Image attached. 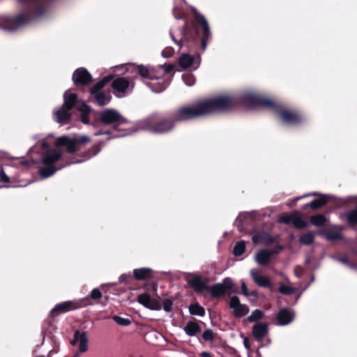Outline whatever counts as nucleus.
<instances>
[{
  "label": "nucleus",
  "instance_id": "obj_48",
  "mask_svg": "<svg viewBox=\"0 0 357 357\" xmlns=\"http://www.w3.org/2000/svg\"><path fill=\"white\" fill-rule=\"evenodd\" d=\"M241 290H242V294L245 296H249V292H248V290L247 289V286L245 283L244 281H241Z\"/></svg>",
  "mask_w": 357,
  "mask_h": 357
},
{
  "label": "nucleus",
  "instance_id": "obj_50",
  "mask_svg": "<svg viewBox=\"0 0 357 357\" xmlns=\"http://www.w3.org/2000/svg\"><path fill=\"white\" fill-rule=\"evenodd\" d=\"M243 344L244 347L246 348L247 350L250 349V344L249 342V339L248 337H244L243 339Z\"/></svg>",
  "mask_w": 357,
  "mask_h": 357
},
{
  "label": "nucleus",
  "instance_id": "obj_29",
  "mask_svg": "<svg viewBox=\"0 0 357 357\" xmlns=\"http://www.w3.org/2000/svg\"><path fill=\"white\" fill-rule=\"evenodd\" d=\"M190 313L192 315L197 316H204L205 314V310L204 307L199 305L198 303H194L190 305L189 307Z\"/></svg>",
  "mask_w": 357,
  "mask_h": 357
},
{
  "label": "nucleus",
  "instance_id": "obj_58",
  "mask_svg": "<svg viewBox=\"0 0 357 357\" xmlns=\"http://www.w3.org/2000/svg\"><path fill=\"white\" fill-rule=\"evenodd\" d=\"M129 134H130V132H126V133L121 134V135H119V137H123V136L128 135H129Z\"/></svg>",
  "mask_w": 357,
  "mask_h": 357
},
{
  "label": "nucleus",
  "instance_id": "obj_56",
  "mask_svg": "<svg viewBox=\"0 0 357 357\" xmlns=\"http://www.w3.org/2000/svg\"><path fill=\"white\" fill-rule=\"evenodd\" d=\"M132 66H135L134 65L130 66V68H127V70H129L130 69H131L132 71L137 70V69H135V68H132Z\"/></svg>",
  "mask_w": 357,
  "mask_h": 357
},
{
  "label": "nucleus",
  "instance_id": "obj_35",
  "mask_svg": "<svg viewBox=\"0 0 357 357\" xmlns=\"http://www.w3.org/2000/svg\"><path fill=\"white\" fill-rule=\"evenodd\" d=\"M326 219L323 215H317L311 217V222L315 226H322L325 224Z\"/></svg>",
  "mask_w": 357,
  "mask_h": 357
},
{
  "label": "nucleus",
  "instance_id": "obj_61",
  "mask_svg": "<svg viewBox=\"0 0 357 357\" xmlns=\"http://www.w3.org/2000/svg\"><path fill=\"white\" fill-rule=\"evenodd\" d=\"M251 295H253V296H257V293L255 291H252L251 293Z\"/></svg>",
  "mask_w": 357,
  "mask_h": 357
},
{
  "label": "nucleus",
  "instance_id": "obj_14",
  "mask_svg": "<svg viewBox=\"0 0 357 357\" xmlns=\"http://www.w3.org/2000/svg\"><path fill=\"white\" fill-rule=\"evenodd\" d=\"M178 64L182 69L192 68L195 70L200 65V57L198 56L197 60H195L192 56L188 54H182L178 59Z\"/></svg>",
  "mask_w": 357,
  "mask_h": 357
},
{
  "label": "nucleus",
  "instance_id": "obj_52",
  "mask_svg": "<svg viewBox=\"0 0 357 357\" xmlns=\"http://www.w3.org/2000/svg\"><path fill=\"white\" fill-rule=\"evenodd\" d=\"M170 36H171V37H172V40H174L176 44H178V45H179V47H181V41H178V40H175V38H174V36H173V33H172V31H170Z\"/></svg>",
  "mask_w": 357,
  "mask_h": 357
},
{
  "label": "nucleus",
  "instance_id": "obj_23",
  "mask_svg": "<svg viewBox=\"0 0 357 357\" xmlns=\"http://www.w3.org/2000/svg\"><path fill=\"white\" fill-rule=\"evenodd\" d=\"M96 103L100 106H104L108 104L112 98L109 91L107 92H98L93 94Z\"/></svg>",
  "mask_w": 357,
  "mask_h": 357
},
{
  "label": "nucleus",
  "instance_id": "obj_1",
  "mask_svg": "<svg viewBox=\"0 0 357 357\" xmlns=\"http://www.w3.org/2000/svg\"><path fill=\"white\" fill-rule=\"evenodd\" d=\"M235 103L236 100L227 96L202 100L194 106L180 107L172 114V119L176 123L218 112L226 111L231 109Z\"/></svg>",
  "mask_w": 357,
  "mask_h": 357
},
{
  "label": "nucleus",
  "instance_id": "obj_20",
  "mask_svg": "<svg viewBox=\"0 0 357 357\" xmlns=\"http://www.w3.org/2000/svg\"><path fill=\"white\" fill-rule=\"evenodd\" d=\"M268 326L266 323H257L252 328V335L256 340L261 341L268 333Z\"/></svg>",
  "mask_w": 357,
  "mask_h": 357
},
{
  "label": "nucleus",
  "instance_id": "obj_12",
  "mask_svg": "<svg viewBox=\"0 0 357 357\" xmlns=\"http://www.w3.org/2000/svg\"><path fill=\"white\" fill-rule=\"evenodd\" d=\"M192 10L195 13V19L202 26L203 36L202 38V46L203 50H204L206 47V41L209 38L211 34L208 22L206 21L204 15L197 13L194 8L192 9Z\"/></svg>",
  "mask_w": 357,
  "mask_h": 357
},
{
  "label": "nucleus",
  "instance_id": "obj_63",
  "mask_svg": "<svg viewBox=\"0 0 357 357\" xmlns=\"http://www.w3.org/2000/svg\"><path fill=\"white\" fill-rule=\"evenodd\" d=\"M98 152V151H96V152H95L93 155H96Z\"/></svg>",
  "mask_w": 357,
  "mask_h": 357
},
{
  "label": "nucleus",
  "instance_id": "obj_41",
  "mask_svg": "<svg viewBox=\"0 0 357 357\" xmlns=\"http://www.w3.org/2000/svg\"><path fill=\"white\" fill-rule=\"evenodd\" d=\"M183 80L187 86H192L195 83V77L191 73H187L183 75Z\"/></svg>",
  "mask_w": 357,
  "mask_h": 357
},
{
  "label": "nucleus",
  "instance_id": "obj_3",
  "mask_svg": "<svg viewBox=\"0 0 357 357\" xmlns=\"http://www.w3.org/2000/svg\"><path fill=\"white\" fill-rule=\"evenodd\" d=\"M63 106L54 112V119L56 122L60 124L68 123L71 116L70 110L74 107H76L82 113V121L85 124L89 123L87 114L90 112V107L84 102H79L75 93L66 91L63 95Z\"/></svg>",
  "mask_w": 357,
  "mask_h": 357
},
{
  "label": "nucleus",
  "instance_id": "obj_64",
  "mask_svg": "<svg viewBox=\"0 0 357 357\" xmlns=\"http://www.w3.org/2000/svg\"><path fill=\"white\" fill-rule=\"evenodd\" d=\"M73 357H77V354H76L75 356H74Z\"/></svg>",
  "mask_w": 357,
  "mask_h": 357
},
{
  "label": "nucleus",
  "instance_id": "obj_51",
  "mask_svg": "<svg viewBox=\"0 0 357 357\" xmlns=\"http://www.w3.org/2000/svg\"><path fill=\"white\" fill-rule=\"evenodd\" d=\"M201 357H213L212 355L207 351H203L200 354Z\"/></svg>",
  "mask_w": 357,
  "mask_h": 357
},
{
  "label": "nucleus",
  "instance_id": "obj_32",
  "mask_svg": "<svg viewBox=\"0 0 357 357\" xmlns=\"http://www.w3.org/2000/svg\"><path fill=\"white\" fill-rule=\"evenodd\" d=\"M211 294L213 297H218L226 293L225 289L220 283L213 285L211 290Z\"/></svg>",
  "mask_w": 357,
  "mask_h": 357
},
{
  "label": "nucleus",
  "instance_id": "obj_9",
  "mask_svg": "<svg viewBox=\"0 0 357 357\" xmlns=\"http://www.w3.org/2000/svg\"><path fill=\"white\" fill-rule=\"evenodd\" d=\"M133 87V82L126 77H117L112 82V88L114 90L115 95L118 97H121L131 92Z\"/></svg>",
  "mask_w": 357,
  "mask_h": 357
},
{
  "label": "nucleus",
  "instance_id": "obj_55",
  "mask_svg": "<svg viewBox=\"0 0 357 357\" xmlns=\"http://www.w3.org/2000/svg\"><path fill=\"white\" fill-rule=\"evenodd\" d=\"M109 132L98 131V132L95 133V135H100L109 134Z\"/></svg>",
  "mask_w": 357,
  "mask_h": 357
},
{
  "label": "nucleus",
  "instance_id": "obj_22",
  "mask_svg": "<svg viewBox=\"0 0 357 357\" xmlns=\"http://www.w3.org/2000/svg\"><path fill=\"white\" fill-rule=\"evenodd\" d=\"M250 273L252 279L258 286L261 287L271 286L270 280L266 277L259 275L256 269H251Z\"/></svg>",
  "mask_w": 357,
  "mask_h": 357
},
{
  "label": "nucleus",
  "instance_id": "obj_45",
  "mask_svg": "<svg viewBox=\"0 0 357 357\" xmlns=\"http://www.w3.org/2000/svg\"><path fill=\"white\" fill-rule=\"evenodd\" d=\"M173 303L169 299H165L163 301V309L166 312H170L172 310Z\"/></svg>",
  "mask_w": 357,
  "mask_h": 357
},
{
  "label": "nucleus",
  "instance_id": "obj_53",
  "mask_svg": "<svg viewBox=\"0 0 357 357\" xmlns=\"http://www.w3.org/2000/svg\"><path fill=\"white\" fill-rule=\"evenodd\" d=\"M337 260L342 264H349V262H348V260L347 258H339V259H337Z\"/></svg>",
  "mask_w": 357,
  "mask_h": 357
},
{
  "label": "nucleus",
  "instance_id": "obj_7",
  "mask_svg": "<svg viewBox=\"0 0 357 357\" xmlns=\"http://www.w3.org/2000/svg\"><path fill=\"white\" fill-rule=\"evenodd\" d=\"M90 141L88 136L84 135L79 139L70 138L66 136L58 138L55 142L56 146H65L66 150L70 153H74L77 150V143H86Z\"/></svg>",
  "mask_w": 357,
  "mask_h": 357
},
{
  "label": "nucleus",
  "instance_id": "obj_4",
  "mask_svg": "<svg viewBox=\"0 0 357 357\" xmlns=\"http://www.w3.org/2000/svg\"><path fill=\"white\" fill-rule=\"evenodd\" d=\"M40 146L43 151L40 164L43 166L39 167V174L43 178H47L64 167L57 165V162L61 158V152L59 149H49V144L45 140Z\"/></svg>",
  "mask_w": 357,
  "mask_h": 357
},
{
  "label": "nucleus",
  "instance_id": "obj_49",
  "mask_svg": "<svg viewBox=\"0 0 357 357\" xmlns=\"http://www.w3.org/2000/svg\"><path fill=\"white\" fill-rule=\"evenodd\" d=\"M0 180L4 181L6 183L9 182L8 176L6 174V173L3 170L0 171Z\"/></svg>",
  "mask_w": 357,
  "mask_h": 357
},
{
  "label": "nucleus",
  "instance_id": "obj_27",
  "mask_svg": "<svg viewBox=\"0 0 357 357\" xmlns=\"http://www.w3.org/2000/svg\"><path fill=\"white\" fill-rule=\"evenodd\" d=\"M328 201V197L321 195L318 199L312 200L307 206L313 209H316L325 205Z\"/></svg>",
  "mask_w": 357,
  "mask_h": 357
},
{
  "label": "nucleus",
  "instance_id": "obj_40",
  "mask_svg": "<svg viewBox=\"0 0 357 357\" xmlns=\"http://www.w3.org/2000/svg\"><path fill=\"white\" fill-rule=\"evenodd\" d=\"M263 315H264V314L261 310H255L248 317V319L250 322H253L258 319H260L263 317Z\"/></svg>",
  "mask_w": 357,
  "mask_h": 357
},
{
  "label": "nucleus",
  "instance_id": "obj_17",
  "mask_svg": "<svg viewBox=\"0 0 357 357\" xmlns=\"http://www.w3.org/2000/svg\"><path fill=\"white\" fill-rule=\"evenodd\" d=\"M138 302L144 307L153 310H160L161 309L160 304L158 301H153L147 294L139 295Z\"/></svg>",
  "mask_w": 357,
  "mask_h": 357
},
{
  "label": "nucleus",
  "instance_id": "obj_33",
  "mask_svg": "<svg viewBox=\"0 0 357 357\" xmlns=\"http://www.w3.org/2000/svg\"><path fill=\"white\" fill-rule=\"evenodd\" d=\"M220 284L225 289L226 293L231 294V293H234L236 291L235 290L233 289L234 283H233L231 279H230L229 278H226L223 280L222 283H220Z\"/></svg>",
  "mask_w": 357,
  "mask_h": 357
},
{
  "label": "nucleus",
  "instance_id": "obj_10",
  "mask_svg": "<svg viewBox=\"0 0 357 357\" xmlns=\"http://www.w3.org/2000/svg\"><path fill=\"white\" fill-rule=\"evenodd\" d=\"M86 299V298L77 301H68L59 303L51 310V314L52 317H55L59 314L77 309L81 306L82 302L84 301Z\"/></svg>",
  "mask_w": 357,
  "mask_h": 357
},
{
  "label": "nucleus",
  "instance_id": "obj_37",
  "mask_svg": "<svg viewBox=\"0 0 357 357\" xmlns=\"http://www.w3.org/2000/svg\"><path fill=\"white\" fill-rule=\"evenodd\" d=\"M291 224L297 228H303L306 226V222L296 213H294V218L292 219Z\"/></svg>",
  "mask_w": 357,
  "mask_h": 357
},
{
  "label": "nucleus",
  "instance_id": "obj_5",
  "mask_svg": "<svg viewBox=\"0 0 357 357\" xmlns=\"http://www.w3.org/2000/svg\"><path fill=\"white\" fill-rule=\"evenodd\" d=\"M241 101L243 103L248 105L250 107H275L277 111L280 112L282 120L287 123H296L301 120L298 114L286 109H280L273 101L265 99L259 95L254 94L252 93H247L241 98Z\"/></svg>",
  "mask_w": 357,
  "mask_h": 357
},
{
  "label": "nucleus",
  "instance_id": "obj_42",
  "mask_svg": "<svg viewBox=\"0 0 357 357\" xmlns=\"http://www.w3.org/2000/svg\"><path fill=\"white\" fill-rule=\"evenodd\" d=\"M89 298H91L92 299H100L102 298V293L100 292V291L98 289H94L91 292ZM85 298H86L85 300V301H86L89 299V297H86Z\"/></svg>",
  "mask_w": 357,
  "mask_h": 357
},
{
  "label": "nucleus",
  "instance_id": "obj_15",
  "mask_svg": "<svg viewBox=\"0 0 357 357\" xmlns=\"http://www.w3.org/2000/svg\"><path fill=\"white\" fill-rule=\"evenodd\" d=\"M91 75L90 73L83 68L77 69L73 75V80L75 85H85L91 82Z\"/></svg>",
  "mask_w": 357,
  "mask_h": 357
},
{
  "label": "nucleus",
  "instance_id": "obj_60",
  "mask_svg": "<svg viewBox=\"0 0 357 357\" xmlns=\"http://www.w3.org/2000/svg\"><path fill=\"white\" fill-rule=\"evenodd\" d=\"M36 149V146L35 147H33L32 149H30V152H33L34 151V150Z\"/></svg>",
  "mask_w": 357,
  "mask_h": 357
},
{
  "label": "nucleus",
  "instance_id": "obj_34",
  "mask_svg": "<svg viewBox=\"0 0 357 357\" xmlns=\"http://www.w3.org/2000/svg\"><path fill=\"white\" fill-rule=\"evenodd\" d=\"M245 249V242L243 241L238 242L234 248V255L235 256H241L243 255Z\"/></svg>",
  "mask_w": 357,
  "mask_h": 357
},
{
  "label": "nucleus",
  "instance_id": "obj_28",
  "mask_svg": "<svg viewBox=\"0 0 357 357\" xmlns=\"http://www.w3.org/2000/svg\"><path fill=\"white\" fill-rule=\"evenodd\" d=\"M132 68L137 69L139 74L145 79H151L153 77L152 73L149 71V70L144 66L143 65H139L137 66H132Z\"/></svg>",
  "mask_w": 357,
  "mask_h": 357
},
{
  "label": "nucleus",
  "instance_id": "obj_31",
  "mask_svg": "<svg viewBox=\"0 0 357 357\" xmlns=\"http://www.w3.org/2000/svg\"><path fill=\"white\" fill-rule=\"evenodd\" d=\"M111 79L110 77H106L103 78L102 80L97 82L91 89V93L94 94L98 92H100V90L104 87V86L109 82Z\"/></svg>",
  "mask_w": 357,
  "mask_h": 357
},
{
  "label": "nucleus",
  "instance_id": "obj_38",
  "mask_svg": "<svg viewBox=\"0 0 357 357\" xmlns=\"http://www.w3.org/2000/svg\"><path fill=\"white\" fill-rule=\"evenodd\" d=\"M279 291L285 295H291L296 291V289L289 285L281 284L279 287Z\"/></svg>",
  "mask_w": 357,
  "mask_h": 357
},
{
  "label": "nucleus",
  "instance_id": "obj_39",
  "mask_svg": "<svg viewBox=\"0 0 357 357\" xmlns=\"http://www.w3.org/2000/svg\"><path fill=\"white\" fill-rule=\"evenodd\" d=\"M112 319L119 325L126 326L131 324L130 319L121 317L120 316H114Z\"/></svg>",
  "mask_w": 357,
  "mask_h": 357
},
{
  "label": "nucleus",
  "instance_id": "obj_6",
  "mask_svg": "<svg viewBox=\"0 0 357 357\" xmlns=\"http://www.w3.org/2000/svg\"><path fill=\"white\" fill-rule=\"evenodd\" d=\"M174 126V122L172 119H162L156 121L154 117H150L144 121H142L139 125V129L148 130L153 133H164L171 130Z\"/></svg>",
  "mask_w": 357,
  "mask_h": 357
},
{
  "label": "nucleus",
  "instance_id": "obj_13",
  "mask_svg": "<svg viewBox=\"0 0 357 357\" xmlns=\"http://www.w3.org/2000/svg\"><path fill=\"white\" fill-rule=\"evenodd\" d=\"M229 307L233 310L234 314L236 317H244L249 312L248 307L246 305L241 304L237 296H231L230 298Z\"/></svg>",
  "mask_w": 357,
  "mask_h": 357
},
{
  "label": "nucleus",
  "instance_id": "obj_26",
  "mask_svg": "<svg viewBox=\"0 0 357 357\" xmlns=\"http://www.w3.org/2000/svg\"><path fill=\"white\" fill-rule=\"evenodd\" d=\"M201 331L199 324L194 321H188L184 327L185 333L189 336H194Z\"/></svg>",
  "mask_w": 357,
  "mask_h": 357
},
{
  "label": "nucleus",
  "instance_id": "obj_62",
  "mask_svg": "<svg viewBox=\"0 0 357 357\" xmlns=\"http://www.w3.org/2000/svg\"><path fill=\"white\" fill-rule=\"evenodd\" d=\"M175 18L178 20V19H181V16H177L176 15H175Z\"/></svg>",
  "mask_w": 357,
  "mask_h": 357
},
{
  "label": "nucleus",
  "instance_id": "obj_21",
  "mask_svg": "<svg viewBox=\"0 0 357 357\" xmlns=\"http://www.w3.org/2000/svg\"><path fill=\"white\" fill-rule=\"evenodd\" d=\"M187 281L196 291L201 292L206 289V283L199 275H190L188 277Z\"/></svg>",
  "mask_w": 357,
  "mask_h": 357
},
{
  "label": "nucleus",
  "instance_id": "obj_16",
  "mask_svg": "<svg viewBox=\"0 0 357 357\" xmlns=\"http://www.w3.org/2000/svg\"><path fill=\"white\" fill-rule=\"evenodd\" d=\"M146 84L150 87L153 92L160 93L166 89L168 82L162 77L154 78L153 76L149 82H146Z\"/></svg>",
  "mask_w": 357,
  "mask_h": 357
},
{
  "label": "nucleus",
  "instance_id": "obj_47",
  "mask_svg": "<svg viewBox=\"0 0 357 357\" xmlns=\"http://www.w3.org/2000/svg\"><path fill=\"white\" fill-rule=\"evenodd\" d=\"M162 68L165 73H169L174 69V66L172 64H165Z\"/></svg>",
  "mask_w": 357,
  "mask_h": 357
},
{
  "label": "nucleus",
  "instance_id": "obj_30",
  "mask_svg": "<svg viewBox=\"0 0 357 357\" xmlns=\"http://www.w3.org/2000/svg\"><path fill=\"white\" fill-rule=\"evenodd\" d=\"M111 79L110 77H106L103 78L102 80L97 82L91 89V93L94 94L98 92H100V90L104 87V86L109 82Z\"/></svg>",
  "mask_w": 357,
  "mask_h": 357
},
{
  "label": "nucleus",
  "instance_id": "obj_8",
  "mask_svg": "<svg viewBox=\"0 0 357 357\" xmlns=\"http://www.w3.org/2000/svg\"><path fill=\"white\" fill-rule=\"evenodd\" d=\"M100 121L104 124L121 125L126 123V119L120 113L113 109H107L99 114Z\"/></svg>",
  "mask_w": 357,
  "mask_h": 357
},
{
  "label": "nucleus",
  "instance_id": "obj_2",
  "mask_svg": "<svg viewBox=\"0 0 357 357\" xmlns=\"http://www.w3.org/2000/svg\"><path fill=\"white\" fill-rule=\"evenodd\" d=\"M20 4L26 6L31 14L22 13L15 17L0 15V29L14 31L33 19L43 17L48 10L49 6L46 0H16Z\"/></svg>",
  "mask_w": 357,
  "mask_h": 357
},
{
  "label": "nucleus",
  "instance_id": "obj_24",
  "mask_svg": "<svg viewBox=\"0 0 357 357\" xmlns=\"http://www.w3.org/2000/svg\"><path fill=\"white\" fill-rule=\"evenodd\" d=\"M133 275L136 280H146L152 277V271L147 268H137L134 270Z\"/></svg>",
  "mask_w": 357,
  "mask_h": 357
},
{
  "label": "nucleus",
  "instance_id": "obj_46",
  "mask_svg": "<svg viewBox=\"0 0 357 357\" xmlns=\"http://www.w3.org/2000/svg\"><path fill=\"white\" fill-rule=\"evenodd\" d=\"M173 52L174 51L172 48H167L162 52V55L163 57L167 58L171 56Z\"/></svg>",
  "mask_w": 357,
  "mask_h": 357
},
{
  "label": "nucleus",
  "instance_id": "obj_18",
  "mask_svg": "<svg viewBox=\"0 0 357 357\" xmlns=\"http://www.w3.org/2000/svg\"><path fill=\"white\" fill-rule=\"evenodd\" d=\"M294 318V312L287 308L280 310L277 316L278 324L280 326H285L291 323Z\"/></svg>",
  "mask_w": 357,
  "mask_h": 357
},
{
  "label": "nucleus",
  "instance_id": "obj_57",
  "mask_svg": "<svg viewBox=\"0 0 357 357\" xmlns=\"http://www.w3.org/2000/svg\"><path fill=\"white\" fill-rule=\"evenodd\" d=\"M132 66H135L134 65L130 66V68H127V70H129L130 69H131L132 71L137 70V69H135V68H132Z\"/></svg>",
  "mask_w": 357,
  "mask_h": 357
},
{
  "label": "nucleus",
  "instance_id": "obj_44",
  "mask_svg": "<svg viewBox=\"0 0 357 357\" xmlns=\"http://www.w3.org/2000/svg\"><path fill=\"white\" fill-rule=\"evenodd\" d=\"M202 337L206 341H211L213 339V331L210 329L206 330L203 334Z\"/></svg>",
  "mask_w": 357,
  "mask_h": 357
},
{
  "label": "nucleus",
  "instance_id": "obj_11",
  "mask_svg": "<svg viewBox=\"0 0 357 357\" xmlns=\"http://www.w3.org/2000/svg\"><path fill=\"white\" fill-rule=\"evenodd\" d=\"M282 250V247L279 246L275 249H262L259 250L255 256V261L260 266H265L270 261L271 257L273 255L278 253Z\"/></svg>",
  "mask_w": 357,
  "mask_h": 357
},
{
  "label": "nucleus",
  "instance_id": "obj_19",
  "mask_svg": "<svg viewBox=\"0 0 357 357\" xmlns=\"http://www.w3.org/2000/svg\"><path fill=\"white\" fill-rule=\"evenodd\" d=\"M88 337L86 333H79L76 331L74 334V340L72 344H75V342H79V349L81 353L85 352L88 349Z\"/></svg>",
  "mask_w": 357,
  "mask_h": 357
},
{
  "label": "nucleus",
  "instance_id": "obj_36",
  "mask_svg": "<svg viewBox=\"0 0 357 357\" xmlns=\"http://www.w3.org/2000/svg\"><path fill=\"white\" fill-rule=\"evenodd\" d=\"M314 241V234L307 232L300 237V242L305 245L311 244Z\"/></svg>",
  "mask_w": 357,
  "mask_h": 357
},
{
  "label": "nucleus",
  "instance_id": "obj_54",
  "mask_svg": "<svg viewBox=\"0 0 357 357\" xmlns=\"http://www.w3.org/2000/svg\"><path fill=\"white\" fill-rule=\"evenodd\" d=\"M126 276H127V275H125V274L121 275L119 277V282H120V283L123 282L125 281V280H126Z\"/></svg>",
  "mask_w": 357,
  "mask_h": 357
},
{
  "label": "nucleus",
  "instance_id": "obj_25",
  "mask_svg": "<svg viewBox=\"0 0 357 357\" xmlns=\"http://www.w3.org/2000/svg\"><path fill=\"white\" fill-rule=\"evenodd\" d=\"M252 240L255 244H267L271 241V238L268 234L260 232L255 234Z\"/></svg>",
  "mask_w": 357,
  "mask_h": 357
},
{
  "label": "nucleus",
  "instance_id": "obj_43",
  "mask_svg": "<svg viewBox=\"0 0 357 357\" xmlns=\"http://www.w3.org/2000/svg\"><path fill=\"white\" fill-rule=\"evenodd\" d=\"M293 218H294V214L284 215L280 218L279 222L281 223H284V224H290L292 222Z\"/></svg>",
  "mask_w": 357,
  "mask_h": 357
},
{
  "label": "nucleus",
  "instance_id": "obj_59",
  "mask_svg": "<svg viewBox=\"0 0 357 357\" xmlns=\"http://www.w3.org/2000/svg\"><path fill=\"white\" fill-rule=\"evenodd\" d=\"M317 195H317V193H316V192H313V193H312V194H309V195H307V196H317Z\"/></svg>",
  "mask_w": 357,
  "mask_h": 357
}]
</instances>
